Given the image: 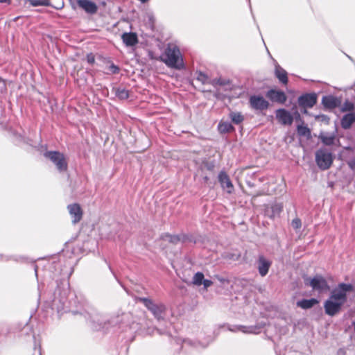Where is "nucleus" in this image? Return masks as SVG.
<instances>
[{"label": "nucleus", "instance_id": "nucleus-27", "mask_svg": "<svg viewBox=\"0 0 355 355\" xmlns=\"http://www.w3.org/2000/svg\"><path fill=\"white\" fill-rule=\"evenodd\" d=\"M272 214L270 216V217H275L277 215H279L282 209H283V205L282 203H275L272 205L270 207Z\"/></svg>", "mask_w": 355, "mask_h": 355}, {"label": "nucleus", "instance_id": "nucleus-23", "mask_svg": "<svg viewBox=\"0 0 355 355\" xmlns=\"http://www.w3.org/2000/svg\"><path fill=\"white\" fill-rule=\"evenodd\" d=\"M297 132L299 136L306 137L307 139L311 138V130L307 127L302 125H298L297 127Z\"/></svg>", "mask_w": 355, "mask_h": 355}, {"label": "nucleus", "instance_id": "nucleus-17", "mask_svg": "<svg viewBox=\"0 0 355 355\" xmlns=\"http://www.w3.org/2000/svg\"><path fill=\"white\" fill-rule=\"evenodd\" d=\"M121 39L127 46H132L138 43L137 35L135 33H123Z\"/></svg>", "mask_w": 355, "mask_h": 355}, {"label": "nucleus", "instance_id": "nucleus-12", "mask_svg": "<svg viewBox=\"0 0 355 355\" xmlns=\"http://www.w3.org/2000/svg\"><path fill=\"white\" fill-rule=\"evenodd\" d=\"M218 179L221 187L226 190L228 193H232L234 186L228 175L225 171H222L219 173Z\"/></svg>", "mask_w": 355, "mask_h": 355}, {"label": "nucleus", "instance_id": "nucleus-39", "mask_svg": "<svg viewBox=\"0 0 355 355\" xmlns=\"http://www.w3.org/2000/svg\"><path fill=\"white\" fill-rule=\"evenodd\" d=\"M216 278H217V279H218L220 282H221V283H223V284H224L225 282H227V283L228 282V280H227V279H226L225 278L220 277H219V276H216Z\"/></svg>", "mask_w": 355, "mask_h": 355}, {"label": "nucleus", "instance_id": "nucleus-21", "mask_svg": "<svg viewBox=\"0 0 355 355\" xmlns=\"http://www.w3.org/2000/svg\"><path fill=\"white\" fill-rule=\"evenodd\" d=\"M218 130L220 133H228L234 130V126L228 121H220L218 125Z\"/></svg>", "mask_w": 355, "mask_h": 355}, {"label": "nucleus", "instance_id": "nucleus-15", "mask_svg": "<svg viewBox=\"0 0 355 355\" xmlns=\"http://www.w3.org/2000/svg\"><path fill=\"white\" fill-rule=\"evenodd\" d=\"M267 97L271 101L279 103H284L286 101V96L284 92L270 89L267 92Z\"/></svg>", "mask_w": 355, "mask_h": 355}, {"label": "nucleus", "instance_id": "nucleus-40", "mask_svg": "<svg viewBox=\"0 0 355 355\" xmlns=\"http://www.w3.org/2000/svg\"><path fill=\"white\" fill-rule=\"evenodd\" d=\"M111 67H112V72H113L114 73H118V72H119V67H116V66H115V65L112 64Z\"/></svg>", "mask_w": 355, "mask_h": 355}, {"label": "nucleus", "instance_id": "nucleus-37", "mask_svg": "<svg viewBox=\"0 0 355 355\" xmlns=\"http://www.w3.org/2000/svg\"><path fill=\"white\" fill-rule=\"evenodd\" d=\"M347 164L352 170H355V158L349 160Z\"/></svg>", "mask_w": 355, "mask_h": 355}, {"label": "nucleus", "instance_id": "nucleus-20", "mask_svg": "<svg viewBox=\"0 0 355 355\" xmlns=\"http://www.w3.org/2000/svg\"><path fill=\"white\" fill-rule=\"evenodd\" d=\"M275 73L279 80L283 84H287L288 77L287 72L279 65H276Z\"/></svg>", "mask_w": 355, "mask_h": 355}, {"label": "nucleus", "instance_id": "nucleus-2", "mask_svg": "<svg viewBox=\"0 0 355 355\" xmlns=\"http://www.w3.org/2000/svg\"><path fill=\"white\" fill-rule=\"evenodd\" d=\"M162 61L169 67L181 69L184 67L183 60L179 48L169 44L163 55Z\"/></svg>", "mask_w": 355, "mask_h": 355}, {"label": "nucleus", "instance_id": "nucleus-42", "mask_svg": "<svg viewBox=\"0 0 355 355\" xmlns=\"http://www.w3.org/2000/svg\"><path fill=\"white\" fill-rule=\"evenodd\" d=\"M204 180H205V182H207V181H208V180H209V178H208V177L205 176V177L204 178Z\"/></svg>", "mask_w": 355, "mask_h": 355}, {"label": "nucleus", "instance_id": "nucleus-1", "mask_svg": "<svg viewBox=\"0 0 355 355\" xmlns=\"http://www.w3.org/2000/svg\"><path fill=\"white\" fill-rule=\"evenodd\" d=\"M354 291L351 284H339L334 288L329 297L324 302L325 313L331 317L338 315L342 310L343 306L347 300V293Z\"/></svg>", "mask_w": 355, "mask_h": 355}, {"label": "nucleus", "instance_id": "nucleus-10", "mask_svg": "<svg viewBox=\"0 0 355 355\" xmlns=\"http://www.w3.org/2000/svg\"><path fill=\"white\" fill-rule=\"evenodd\" d=\"M67 209L72 218V223L73 224H76L82 219L83 210L79 204L73 203L69 205Z\"/></svg>", "mask_w": 355, "mask_h": 355}, {"label": "nucleus", "instance_id": "nucleus-35", "mask_svg": "<svg viewBox=\"0 0 355 355\" xmlns=\"http://www.w3.org/2000/svg\"><path fill=\"white\" fill-rule=\"evenodd\" d=\"M92 328L94 329V330H101V329H104V327L103 326L102 323H98V324H96V322L95 321H93L92 322Z\"/></svg>", "mask_w": 355, "mask_h": 355}, {"label": "nucleus", "instance_id": "nucleus-22", "mask_svg": "<svg viewBox=\"0 0 355 355\" xmlns=\"http://www.w3.org/2000/svg\"><path fill=\"white\" fill-rule=\"evenodd\" d=\"M319 139L326 146H331L334 144L335 141V135L334 134L329 133H320Z\"/></svg>", "mask_w": 355, "mask_h": 355}, {"label": "nucleus", "instance_id": "nucleus-44", "mask_svg": "<svg viewBox=\"0 0 355 355\" xmlns=\"http://www.w3.org/2000/svg\"><path fill=\"white\" fill-rule=\"evenodd\" d=\"M352 324H353V326H354V330H355V322H352Z\"/></svg>", "mask_w": 355, "mask_h": 355}, {"label": "nucleus", "instance_id": "nucleus-29", "mask_svg": "<svg viewBox=\"0 0 355 355\" xmlns=\"http://www.w3.org/2000/svg\"><path fill=\"white\" fill-rule=\"evenodd\" d=\"M354 110V104L352 102L346 101L344 102L341 108L342 112L353 111Z\"/></svg>", "mask_w": 355, "mask_h": 355}, {"label": "nucleus", "instance_id": "nucleus-6", "mask_svg": "<svg viewBox=\"0 0 355 355\" xmlns=\"http://www.w3.org/2000/svg\"><path fill=\"white\" fill-rule=\"evenodd\" d=\"M305 284L309 285L313 291L322 293L329 290L327 280L321 275H315L313 278L305 279Z\"/></svg>", "mask_w": 355, "mask_h": 355}, {"label": "nucleus", "instance_id": "nucleus-28", "mask_svg": "<svg viewBox=\"0 0 355 355\" xmlns=\"http://www.w3.org/2000/svg\"><path fill=\"white\" fill-rule=\"evenodd\" d=\"M204 280V275L201 272H196L192 279V283L196 286H200Z\"/></svg>", "mask_w": 355, "mask_h": 355}, {"label": "nucleus", "instance_id": "nucleus-34", "mask_svg": "<svg viewBox=\"0 0 355 355\" xmlns=\"http://www.w3.org/2000/svg\"><path fill=\"white\" fill-rule=\"evenodd\" d=\"M87 61L89 64H93L95 62V57L92 53L87 55Z\"/></svg>", "mask_w": 355, "mask_h": 355}, {"label": "nucleus", "instance_id": "nucleus-19", "mask_svg": "<svg viewBox=\"0 0 355 355\" xmlns=\"http://www.w3.org/2000/svg\"><path fill=\"white\" fill-rule=\"evenodd\" d=\"M318 303L319 301L315 298H311L309 300L303 299L302 300L297 302V306L303 309H309Z\"/></svg>", "mask_w": 355, "mask_h": 355}, {"label": "nucleus", "instance_id": "nucleus-3", "mask_svg": "<svg viewBox=\"0 0 355 355\" xmlns=\"http://www.w3.org/2000/svg\"><path fill=\"white\" fill-rule=\"evenodd\" d=\"M332 153L327 148H321L315 152V162L321 170H327L332 165Z\"/></svg>", "mask_w": 355, "mask_h": 355}, {"label": "nucleus", "instance_id": "nucleus-16", "mask_svg": "<svg viewBox=\"0 0 355 355\" xmlns=\"http://www.w3.org/2000/svg\"><path fill=\"white\" fill-rule=\"evenodd\" d=\"M322 103L326 108L334 109L339 106L340 101L336 97L329 95L323 96Z\"/></svg>", "mask_w": 355, "mask_h": 355}, {"label": "nucleus", "instance_id": "nucleus-36", "mask_svg": "<svg viewBox=\"0 0 355 355\" xmlns=\"http://www.w3.org/2000/svg\"><path fill=\"white\" fill-rule=\"evenodd\" d=\"M202 284H203L205 288L207 289V288H208L209 286H211L213 284V282L211 280H209V279H204L203 282H202Z\"/></svg>", "mask_w": 355, "mask_h": 355}, {"label": "nucleus", "instance_id": "nucleus-13", "mask_svg": "<svg viewBox=\"0 0 355 355\" xmlns=\"http://www.w3.org/2000/svg\"><path fill=\"white\" fill-rule=\"evenodd\" d=\"M228 330L232 332L241 331L244 334H258L259 328L257 326L234 325L228 326Z\"/></svg>", "mask_w": 355, "mask_h": 355}, {"label": "nucleus", "instance_id": "nucleus-18", "mask_svg": "<svg viewBox=\"0 0 355 355\" xmlns=\"http://www.w3.org/2000/svg\"><path fill=\"white\" fill-rule=\"evenodd\" d=\"M355 123V112L347 113L342 117L340 120L341 127L344 130H347L351 128L353 123Z\"/></svg>", "mask_w": 355, "mask_h": 355}, {"label": "nucleus", "instance_id": "nucleus-45", "mask_svg": "<svg viewBox=\"0 0 355 355\" xmlns=\"http://www.w3.org/2000/svg\"><path fill=\"white\" fill-rule=\"evenodd\" d=\"M40 355H41V354H40Z\"/></svg>", "mask_w": 355, "mask_h": 355}, {"label": "nucleus", "instance_id": "nucleus-38", "mask_svg": "<svg viewBox=\"0 0 355 355\" xmlns=\"http://www.w3.org/2000/svg\"><path fill=\"white\" fill-rule=\"evenodd\" d=\"M293 116V119L294 118L295 119V120H300L301 119L300 114L297 110L294 112Z\"/></svg>", "mask_w": 355, "mask_h": 355}, {"label": "nucleus", "instance_id": "nucleus-32", "mask_svg": "<svg viewBox=\"0 0 355 355\" xmlns=\"http://www.w3.org/2000/svg\"><path fill=\"white\" fill-rule=\"evenodd\" d=\"M291 225L295 230L300 229L302 226L301 220L298 218H294L292 220Z\"/></svg>", "mask_w": 355, "mask_h": 355}, {"label": "nucleus", "instance_id": "nucleus-4", "mask_svg": "<svg viewBox=\"0 0 355 355\" xmlns=\"http://www.w3.org/2000/svg\"><path fill=\"white\" fill-rule=\"evenodd\" d=\"M139 301L142 302L154 317L158 320L163 318L166 306L163 303H156L152 300L146 297H139Z\"/></svg>", "mask_w": 355, "mask_h": 355}, {"label": "nucleus", "instance_id": "nucleus-7", "mask_svg": "<svg viewBox=\"0 0 355 355\" xmlns=\"http://www.w3.org/2000/svg\"><path fill=\"white\" fill-rule=\"evenodd\" d=\"M317 103V95L315 93L306 94L298 98V104L300 107L304 108V113L307 111L306 108L313 107Z\"/></svg>", "mask_w": 355, "mask_h": 355}, {"label": "nucleus", "instance_id": "nucleus-8", "mask_svg": "<svg viewBox=\"0 0 355 355\" xmlns=\"http://www.w3.org/2000/svg\"><path fill=\"white\" fill-rule=\"evenodd\" d=\"M276 118L282 125H291L293 122V115L286 109L280 108L276 110Z\"/></svg>", "mask_w": 355, "mask_h": 355}, {"label": "nucleus", "instance_id": "nucleus-31", "mask_svg": "<svg viewBox=\"0 0 355 355\" xmlns=\"http://www.w3.org/2000/svg\"><path fill=\"white\" fill-rule=\"evenodd\" d=\"M197 80L200 81L202 83L205 84L208 81V76L205 73L200 71L198 73Z\"/></svg>", "mask_w": 355, "mask_h": 355}, {"label": "nucleus", "instance_id": "nucleus-33", "mask_svg": "<svg viewBox=\"0 0 355 355\" xmlns=\"http://www.w3.org/2000/svg\"><path fill=\"white\" fill-rule=\"evenodd\" d=\"M184 345H191L193 346L196 348H198L199 346H201V343L199 342H193L190 340H184Z\"/></svg>", "mask_w": 355, "mask_h": 355}, {"label": "nucleus", "instance_id": "nucleus-30", "mask_svg": "<svg viewBox=\"0 0 355 355\" xmlns=\"http://www.w3.org/2000/svg\"><path fill=\"white\" fill-rule=\"evenodd\" d=\"M31 3L34 6H47L49 4V0H31Z\"/></svg>", "mask_w": 355, "mask_h": 355}, {"label": "nucleus", "instance_id": "nucleus-25", "mask_svg": "<svg viewBox=\"0 0 355 355\" xmlns=\"http://www.w3.org/2000/svg\"><path fill=\"white\" fill-rule=\"evenodd\" d=\"M229 117L235 124H239L244 120L243 116L240 112H231Z\"/></svg>", "mask_w": 355, "mask_h": 355}, {"label": "nucleus", "instance_id": "nucleus-14", "mask_svg": "<svg viewBox=\"0 0 355 355\" xmlns=\"http://www.w3.org/2000/svg\"><path fill=\"white\" fill-rule=\"evenodd\" d=\"M76 3L80 8L83 9L87 13L94 14L97 11V6L92 1L76 0Z\"/></svg>", "mask_w": 355, "mask_h": 355}, {"label": "nucleus", "instance_id": "nucleus-26", "mask_svg": "<svg viewBox=\"0 0 355 355\" xmlns=\"http://www.w3.org/2000/svg\"><path fill=\"white\" fill-rule=\"evenodd\" d=\"M115 95L119 99L125 100L129 97V92L124 88L119 87L115 89Z\"/></svg>", "mask_w": 355, "mask_h": 355}, {"label": "nucleus", "instance_id": "nucleus-5", "mask_svg": "<svg viewBox=\"0 0 355 355\" xmlns=\"http://www.w3.org/2000/svg\"><path fill=\"white\" fill-rule=\"evenodd\" d=\"M44 156L49 158L55 166L60 172L65 171L67 169V162L62 153L58 151H47Z\"/></svg>", "mask_w": 355, "mask_h": 355}, {"label": "nucleus", "instance_id": "nucleus-9", "mask_svg": "<svg viewBox=\"0 0 355 355\" xmlns=\"http://www.w3.org/2000/svg\"><path fill=\"white\" fill-rule=\"evenodd\" d=\"M250 103L253 109L258 110H266L269 106L268 102L261 96H252L250 98Z\"/></svg>", "mask_w": 355, "mask_h": 355}, {"label": "nucleus", "instance_id": "nucleus-11", "mask_svg": "<svg viewBox=\"0 0 355 355\" xmlns=\"http://www.w3.org/2000/svg\"><path fill=\"white\" fill-rule=\"evenodd\" d=\"M272 265V261L267 259L263 255H259L257 260V269L261 277H265Z\"/></svg>", "mask_w": 355, "mask_h": 355}, {"label": "nucleus", "instance_id": "nucleus-43", "mask_svg": "<svg viewBox=\"0 0 355 355\" xmlns=\"http://www.w3.org/2000/svg\"><path fill=\"white\" fill-rule=\"evenodd\" d=\"M37 267L35 266V274H36V275H37Z\"/></svg>", "mask_w": 355, "mask_h": 355}, {"label": "nucleus", "instance_id": "nucleus-41", "mask_svg": "<svg viewBox=\"0 0 355 355\" xmlns=\"http://www.w3.org/2000/svg\"><path fill=\"white\" fill-rule=\"evenodd\" d=\"M9 2V0H0V3H7Z\"/></svg>", "mask_w": 355, "mask_h": 355}, {"label": "nucleus", "instance_id": "nucleus-24", "mask_svg": "<svg viewBox=\"0 0 355 355\" xmlns=\"http://www.w3.org/2000/svg\"><path fill=\"white\" fill-rule=\"evenodd\" d=\"M162 240L168 241L171 243L176 244L180 241V237L178 235H172L168 233L164 234L161 236Z\"/></svg>", "mask_w": 355, "mask_h": 355}]
</instances>
